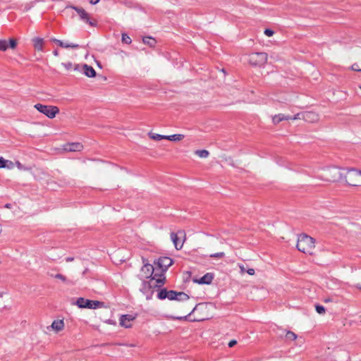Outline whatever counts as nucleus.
I'll use <instances>...</instances> for the list:
<instances>
[{"label": "nucleus", "instance_id": "obj_1", "mask_svg": "<svg viewBox=\"0 0 361 361\" xmlns=\"http://www.w3.org/2000/svg\"><path fill=\"white\" fill-rule=\"evenodd\" d=\"M165 276L163 274H154V276L148 281H143L140 291L146 296L147 300L152 298L153 288L161 287L165 282Z\"/></svg>", "mask_w": 361, "mask_h": 361}, {"label": "nucleus", "instance_id": "obj_2", "mask_svg": "<svg viewBox=\"0 0 361 361\" xmlns=\"http://www.w3.org/2000/svg\"><path fill=\"white\" fill-rule=\"evenodd\" d=\"M323 173L317 176L321 180L326 182H338L342 180L344 176L345 169L338 168L337 166H329L324 168Z\"/></svg>", "mask_w": 361, "mask_h": 361}, {"label": "nucleus", "instance_id": "obj_3", "mask_svg": "<svg viewBox=\"0 0 361 361\" xmlns=\"http://www.w3.org/2000/svg\"><path fill=\"white\" fill-rule=\"evenodd\" d=\"M296 247L299 251L305 254L312 255L315 247V240L306 234H300L298 238Z\"/></svg>", "mask_w": 361, "mask_h": 361}, {"label": "nucleus", "instance_id": "obj_4", "mask_svg": "<svg viewBox=\"0 0 361 361\" xmlns=\"http://www.w3.org/2000/svg\"><path fill=\"white\" fill-rule=\"evenodd\" d=\"M345 171L346 172H344L343 178L349 185H361V171L356 170L353 168L346 169Z\"/></svg>", "mask_w": 361, "mask_h": 361}, {"label": "nucleus", "instance_id": "obj_5", "mask_svg": "<svg viewBox=\"0 0 361 361\" xmlns=\"http://www.w3.org/2000/svg\"><path fill=\"white\" fill-rule=\"evenodd\" d=\"M268 56L264 52H255L248 55V63L255 66H262L267 61Z\"/></svg>", "mask_w": 361, "mask_h": 361}, {"label": "nucleus", "instance_id": "obj_6", "mask_svg": "<svg viewBox=\"0 0 361 361\" xmlns=\"http://www.w3.org/2000/svg\"><path fill=\"white\" fill-rule=\"evenodd\" d=\"M80 308L97 309L104 307V302L98 300H91L84 298H78L74 303Z\"/></svg>", "mask_w": 361, "mask_h": 361}, {"label": "nucleus", "instance_id": "obj_7", "mask_svg": "<svg viewBox=\"0 0 361 361\" xmlns=\"http://www.w3.org/2000/svg\"><path fill=\"white\" fill-rule=\"evenodd\" d=\"M35 108L40 113L47 116L49 118H54L59 112V109L56 106L37 104L35 105Z\"/></svg>", "mask_w": 361, "mask_h": 361}, {"label": "nucleus", "instance_id": "obj_8", "mask_svg": "<svg viewBox=\"0 0 361 361\" xmlns=\"http://www.w3.org/2000/svg\"><path fill=\"white\" fill-rule=\"evenodd\" d=\"M143 263H144V264L140 269V274L139 275L140 278L141 279H149V278L152 279L154 276V267L150 264L146 263L145 259H143Z\"/></svg>", "mask_w": 361, "mask_h": 361}, {"label": "nucleus", "instance_id": "obj_9", "mask_svg": "<svg viewBox=\"0 0 361 361\" xmlns=\"http://www.w3.org/2000/svg\"><path fill=\"white\" fill-rule=\"evenodd\" d=\"M173 259L168 257H161L157 259V262H155L161 269V273L159 274H163L164 276V273L166 271L168 268L173 264Z\"/></svg>", "mask_w": 361, "mask_h": 361}, {"label": "nucleus", "instance_id": "obj_10", "mask_svg": "<svg viewBox=\"0 0 361 361\" xmlns=\"http://www.w3.org/2000/svg\"><path fill=\"white\" fill-rule=\"evenodd\" d=\"M178 291L173 290H168L166 288H161L159 290L157 298L159 300H165L167 298L169 300H175Z\"/></svg>", "mask_w": 361, "mask_h": 361}, {"label": "nucleus", "instance_id": "obj_11", "mask_svg": "<svg viewBox=\"0 0 361 361\" xmlns=\"http://www.w3.org/2000/svg\"><path fill=\"white\" fill-rule=\"evenodd\" d=\"M178 235L185 237V233L183 231H178L176 233L173 232L171 233V239L176 250H180L183 245V242L180 240Z\"/></svg>", "mask_w": 361, "mask_h": 361}, {"label": "nucleus", "instance_id": "obj_12", "mask_svg": "<svg viewBox=\"0 0 361 361\" xmlns=\"http://www.w3.org/2000/svg\"><path fill=\"white\" fill-rule=\"evenodd\" d=\"M70 8L74 9L82 20L89 23L90 25H94V23L90 20L88 13L85 11V9L74 6H71Z\"/></svg>", "mask_w": 361, "mask_h": 361}, {"label": "nucleus", "instance_id": "obj_13", "mask_svg": "<svg viewBox=\"0 0 361 361\" xmlns=\"http://www.w3.org/2000/svg\"><path fill=\"white\" fill-rule=\"evenodd\" d=\"M303 120L309 123L319 121V115L314 111H303Z\"/></svg>", "mask_w": 361, "mask_h": 361}, {"label": "nucleus", "instance_id": "obj_14", "mask_svg": "<svg viewBox=\"0 0 361 361\" xmlns=\"http://www.w3.org/2000/svg\"><path fill=\"white\" fill-rule=\"evenodd\" d=\"M214 279V275L212 273H207L203 276H202L200 279H195L194 282L197 283L199 284H207L209 285L212 283Z\"/></svg>", "mask_w": 361, "mask_h": 361}, {"label": "nucleus", "instance_id": "obj_15", "mask_svg": "<svg viewBox=\"0 0 361 361\" xmlns=\"http://www.w3.org/2000/svg\"><path fill=\"white\" fill-rule=\"evenodd\" d=\"M134 319V317L130 314H123L120 318V325L125 328L131 326L130 322Z\"/></svg>", "mask_w": 361, "mask_h": 361}, {"label": "nucleus", "instance_id": "obj_16", "mask_svg": "<svg viewBox=\"0 0 361 361\" xmlns=\"http://www.w3.org/2000/svg\"><path fill=\"white\" fill-rule=\"evenodd\" d=\"M83 146L80 142L68 143L65 146L64 149L68 152H80L82 149Z\"/></svg>", "mask_w": 361, "mask_h": 361}, {"label": "nucleus", "instance_id": "obj_17", "mask_svg": "<svg viewBox=\"0 0 361 361\" xmlns=\"http://www.w3.org/2000/svg\"><path fill=\"white\" fill-rule=\"evenodd\" d=\"M84 74L88 78H94L96 76V71L94 69L87 64H84L83 66Z\"/></svg>", "mask_w": 361, "mask_h": 361}, {"label": "nucleus", "instance_id": "obj_18", "mask_svg": "<svg viewBox=\"0 0 361 361\" xmlns=\"http://www.w3.org/2000/svg\"><path fill=\"white\" fill-rule=\"evenodd\" d=\"M289 118H290V116H286L283 114H276V115H275V116H274L272 117V122L274 124H278L281 121H288V120H289Z\"/></svg>", "mask_w": 361, "mask_h": 361}, {"label": "nucleus", "instance_id": "obj_19", "mask_svg": "<svg viewBox=\"0 0 361 361\" xmlns=\"http://www.w3.org/2000/svg\"><path fill=\"white\" fill-rule=\"evenodd\" d=\"M51 327L56 331H61L64 327V323L63 320H54Z\"/></svg>", "mask_w": 361, "mask_h": 361}, {"label": "nucleus", "instance_id": "obj_20", "mask_svg": "<svg viewBox=\"0 0 361 361\" xmlns=\"http://www.w3.org/2000/svg\"><path fill=\"white\" fill-rule=\"evenodd\" d=\"M35 48L38 51L43 49L44 40L40 37H35L32 39Z\"/></svg>", "mask_w": 361, "mask_h": 361}, {"label": "nucleus", "instance_id": "obj_21", "mask_svg": "<svg viewBox=\"0 0 361 361\" xmlns=\"http://www.w3.org/2000/svg\"><path fill=\"white\" fill-rule=\"evenodd\" d=\"M13 163L11 161L4 159L3 157H0V169L7 168L12 169Z\"/></svg>", "mask_w": 361, "mask_h": 361}, {"label": "nucleus", "instance_id": "obj_22", "mask_svg": "<svg viewBox=\"0 0 361 361\" xmlns=\"http://www.w3.org/2000/svg\"><path fill=\"white\" fill-rule=\"evenodd\" d=\"M142 42L144 44H147L150 47H154L157 42V41L154 38H153L152 37H149V36L144 37L142 38Z\"/></svg>", "mask_w": 361, "mask_h": 361}, {"label": "nucleus", "instance_id": "obj_23", "mask_svg": "<svg viewBox=\"0 0 361 361\" xmlns=\"http://www.w3.org/2000/svg\"><path fill=\"white\" fill-rule=\"evenodd\" d=\"M175 300L185 301L189 299V295L184 292H178L177 297Z\"/></svg>", "mask_w": 361, "mask_h": 361}, {"label": "nucleus", "instance_id": "obj_24", "mask_svg": "<svg viewBox=\"0 0 361 361\" xmlns=\"http://www.w3.org/2000/svg\"><path fill=\"white\" fill-rule=\"evenodd\" d=\"M195 153L200 158H207L209 155V151L206 149H198L196 150Z\"/></svg>", "mask_w": 361, "mask_h": 361}, {"label": "nucleus", "instance_id": "obj_25", "mask_svg": "<svg viewBox=\"0 0 361 361\" xmlns=\"http://www.w3.org/2000/svg\"><path fill=\"white\" fill-rule=\"evenodd\" d=\"M62 66H63L68 71L71 70L73 67L75 71L79 70V65H73L71 62L63 63Z\"/></svg>", "mask_w": 361, "mask_h": 361}, {"label": "nucleus", "instance_id": "obj_26", "mask_svg": "<svg viewBox=\"0 0 361 361\" xmlns=\"http://www.w3.org/2000/svg\"><path fill=\"white\" fill-rule=\"evenodd\" d=\"M148 136L154 140L159 141V140H162V135H160V134L149 132L148 133Z\"/></svg>", "mask_w": 361, "mask_h": 361}, {"label": "nucleus", "instance_id": "obj_27", "mask_svg": "<svg viewBox=\"0 0 361 361\" xmlns=\"http://www.w3.org/2000/svg\"><path fill=\"white\" fill-rule=\"evenodd\" d=\"M184 135L182 134H174L170 135V141H180L183 139Z\"/></svg>", "mask_w": 361, "mask_h": 361}, {"label": "nucleus", "instance_id": "obj_28", "mask_svg": "<svg viewBox=\"0 0 361 361\" xmlns=\"http://www.w3.org/2000/svg\"><path fill=\"white\" fill-rule=\"evenodd\" d=\"M286 338L290 341H295L297 338V335L290 331H288L286 334Z\"/></svg>", "mask_w": 361, "mask_h": 361}, {"label": "nucleus", "instance_id": "obj_29", "mask_svg": "<svg viewBox=\"0 0 361 361\" xmlns=\"http://www.w3.org/2000/svg\"><path fill=\"white\" fill-rule=\"evenodd\" d=\"M121 40H122L123 43H125L127 44H130L132 42L130 37L127 34H125V33L122 34Z\"/></svg>", "mask_w": 361, "mask_h": 361}, {"label": "nucleus", "instance_id": "obj_30", "mask_svg": "<svg viewBox=\"0 0 361 361\" xmlns=\"http://www.w3.org/2000/svg\"><path fill=\"white\" fill-rule=\"evenodd\" d=\"M52 41L55 43H56L59 46L63 48H68V43L63 42L61 40L57 39H53Z\"/></svg>", "mask_w": 361, "mask_h": 361}, {"label": "nucleus", "instance_id": "obj_31", "mask_svg": "<svg viewBox=\"0 0 361 361\" xmlns=\"http://www.w3.org/2000/svg\"><path fill=\"white\" fill-rule=\"evenodd\" d=\"M8 49V44L6 40L0 39V51H6Z\"/></svg>", "mask_w": 361, "mask_h": 361}, {"label": "nucleus", "instance_id": "obj_32", "mask_svg": "<svg viewBox=\"0 0 361 361\" xmlns=\"http://www.w3.org/2000/svg\"><path fill=\"white\" fill-rule=\"evenodd\" d=\"M225 256V253L224 252H216L214 254H211L209 255L212 258H223Z\"/></svg>", "mask_w": 361, "mask_h": 361}, {"label": "nucleus", "instance_id": "obj_33", "mask_svg": "<svg viewBox=\"0 0 361 361\" xmlns=\"http://www.w3.org/2000/svg\"><path fill=\"white\" fill-rule=\"evenodd\" d=\"M315 309L317 312L319 313V314H323L325 313V308L322 305H317L315 306Z\"/></svg>", "mask_w": 361, "mask_h": 361}, {"label": "nucleus", "instance_id": "obj_34", "mask_svg": "<svg viewBox=\"0 0 361 361\" xmlns=\"http://www.w3.org/2000/svg\"><path fill=\"white\" fill-rule=\"evenodd\" d=\"M17 42L16 40L14 39H9V44L8 45V47H10L12 49H14L16 47Z\"/></svg>", "mask_w": 361, "mask_h": 361}, {"label": "nucleus", "instance_id": "obj_35", "mask_svg": "<svg viewBox=\"0 0 361 361\" xmlns=\"http://www.w3.org/2000/svg\"><path fill=\"white\" fill-rule=\"evenodd\" d=\"M298 119L303 120V112L298 113L293 117L290 116V118H289V120H298Z\"/></svg>", "mask_w": 361, "mask_h": 361}, {"label": "nucleus", "instance_id": "obj_36", "mask_svg": "<svg viewBox=\"0 0 361 361\" xmlns=\"http://www.w3.org/2000/svg\"><path fill=\"white\" fill-rule=\"evenodd\" d=\"M54 277L56 278V279L61 280L63 282H66V278L63 275H62L61 274H57L54 275Z\"/></svg>", "mask_w": 361, "mask_h": 361}, {"label": "nucleus", "instance_id": "obj_37", "mask_svg": "<svg viewBox=\"0 0 361 361\" xmlns=\"http://www.w3.org/2000/svg\"><path fill=\"white\" fill-rule=\"evenodd\" d=\"M264 33L265 35L268 37H271L274 35V32L271 29H265Z\"/></svg>", "mask_w": 361, "mask_h": 361}, {"label": "nucleus", "instance_id": "obj_38", "mask_svg": "<svg viewBox=\"0 0 361 361\" xmlns=\"http://www.w3.org/2000/svg\"><path fill=\"white\" fill-rule=\"evenodd\" d=\"M350 69L352 71H357V72H361V69L359 68V66H358V64L357 63H353L351 67H350Z\"/></svg>", "mask_w": 361, "mask_h": 361}, {"label": "nucleus", "instance_id": "obj_39", "mask_svg": "<svg viewBox=\"0 0 361 361\" xmlns=\"http://www.w3.org/2000/svg\"><path fill=\"white\" fill-rule=\"evenodd\" d=\"M78 44L68 43V48H78Z\"/></svg>", "mask_w": 361, "mask_h": 361}, {"label": "nucleus", "instance_id": "obj_40", "mask_svg": "<svg viewBox=\"0 0 361 361\" xmlns=\"http://www.w3.org/2000/svg\"><path fill=\"white\" fill-rule=\"evenodd\" d=\"M239 268L240 269V273L241 274H244L245 271L247 272V269H245V267H244V265L243 264H240L239 265Z\"/></svg>", "mask_w": 361, "mask_h": 361}, {"label": "nucleus", "instance_id": "obj_41", "mask_svg": "<svg viewBox=\"0 0 361 361\" xmlns=\"http://www.w3.org/2000/svg\"><path fill=\"white\" fill-rule=\"evenodd\" d=\"M247 273L249 275L253 276V275L255 274V269H252V268H251V269H248L247 270Z\"/></svg>", "mask_w": 361, "mask_h": 361}, {"label": "nucleus", "instance_id": "obj_42", "mask_svg": "<svg viewBox=\"0 0 361 361\" xmlns=\"http://www.w3.org/2000/svg\"><path fill=\"white\" fill-rule=\"evenodd\" d=\"M237 343V341L235 340H231L229 343H228V346L230 348H232L233 347L235 344Z\"/></svg>", "mask_w": 361, "mask_h": 361}, {"label": "nucleus", "instance_id": "obj_43", "mask_svg": "<svg viewBox=\"0 0 361 361\" xmlns=\"http://www.w3.org/2000/svg\"><path fill=\"white\" fill-rule=\"evenodd\" d=\"M188 317V316H184V317H173V319H178V320H183V319H186Z\"/></svg>", "mask_w": 361, "mask_h": 361}, {"label": "nucleus", "instance_id": "obj_44", "mask_svg": "<svg viewBox=\"0 0 361 361\" xmlns=\"http://www.w3.org/2000/svg\"><path fill=\"white\" fill-rule=\"evenodd\" d=\"M332 301H333V300L330 297H328V298L324 299V302H332Z\"/></svg>", "mask_w": 361, "mask_h": 361}, {"label": "nucleus", "instance_id": "obj_45", "mask_svg": "<svg viewBox=\"0 0 361 361\" xmlns=\"http://www.w3.org/2000/svg\"><path fill=\"white\" fill-rule=\"evenodd\" d=\"M89 1H90V3L93 5L97 4L99 1V0H89Z\"/></svg>", "mask_w": 361, "mask_h": 361}, {"label": "nucleus", "instance_id": "obj_46", "mask_svg": "<svg viewBox=\"0 0 361 361\" xmlns=\"http://www.w3.org/2000/svg\"><path fill=\"white\" fill-rule=\"evenodd\" d=\"M73 259H73V257H66V261L67 262H70L73 261Z\"/></svg>", "mask_w": 361, "mask_h": 361}, {"label": "nucleus", "instance_id": "obj_47", "mask_svg": "<svg viewBox=\"0 0 361 361\" xmlns=\"http://www.w3.org/2000/svg\"><path fill=\"white\" fill-rule=\"evenodd\" d=\"M163 139L170 140V135H162V140Z\"/></svg>", "mask_w": 361, "mask_h": 361}, {"label": "nucleus", "instance_id": "obj_48", "mask_svg": "<svg viewBox=\"0 0 361 361\" xmlns=\"http://www.w3.org/2000/svg\"><path fill=\"white\" fill-rule=\"evenodd\" d=\"M16 164H17L18 169H23V166H22V164L19 161H17Z\"/></svg>", "mask_w": 361, "mask_h": 361}, {"label": "nucleus", "instance_id": "obj_49", "mask_svg": "<svg viewBox=\"0 0 361 361\" xmlns=\"http://www.w3.org/2000/svg\"><path fill=\"white\" fill-rule=\"evenodd\" d=\"M53 54H54V55L55 56H59V51H58V50H54V51H53Z\"/></svg>", "mask_w": 361, "mask_h": 361}, {"label": "nucleus", "instance_id": "obj_50", "mask_svg": "<svg viewBox=\"0 0 361 361\" xmlns=\"http://www.w3.org/2000/svg\"><path fill=\"white\" fill-rule=\"evenodd\" d=\"M358 289H360L361 290V285L360 283H357L355 286Z\"/></svg>", "mask_w": 361, "mask_h": 361}, {"label": "nucleus", "instance_id": "obj_51", "mask_svg": "<svg viewBox=\"0 0 361 361\" xmlns=\"http://www.w3.org/2000/svg\"><path fill=\"white\" fill-rule=\"evenodd\" d=\"M195 307H194V308L192 310V311L188 314V316H190V314H191L195 311Z\"/></svg>", "mask_w": 361, "mask_h": 361}, {"label": "nucleus", "instance_id": "obj_52", "mask_svg": "<svg viewBox=\"0 0 361 361\" xmlns=\"http://www.w3.org/2000/svg\"><path fill=\"white\" fill-rule=\"evenodd\" d=\"M0 297H2V293H0Z\"/></svg>", "mask_w": 361, "mask_h": 361}, {"label": "nucleus", "instance_id": "obj_53", "mask_svg": "<svg viewBox=\"0 0 361 361\" xmlns=\"http://www.w3.org/2000/svg\"><path fill=\"white\" fill-rule=\"evenodd\" d=\"M360 88H361V86H360Z\"/></svg>", "mask_w": 361, "mask_h": 361}]
</instances>
